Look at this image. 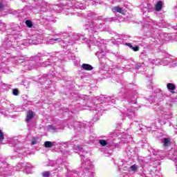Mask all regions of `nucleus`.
Returning a JSON list of instances; mask_svg holds the SVG:
<instances>
[{"label":"nucleus","mask_w":177,"mask_h":177,"mask_svg":"<svg viewBox=\"0 0 177 177\" xmlns=\"http://www.w3.org/2000/svg\"><path fill=\"white\" fill-rule=\"evenodd\" d=\"M87 19L88 21L85 25V28L89 32L90 41L95 45H100V44H102L100 39L93 37V34L102 31L103 27H104V23L102 20V17H96V13L89 11L87 13Z\"/></svg>","instance_id":"nucleus-1"},{"label":"nucleus","mask_w":177,"mask_h":177,"mask_svg":"<svg viewBox=\"0 0 177 177\" xmlns=\"http://www.w3.org/2000/svg\"><path fill=\"white\" fill-rule=\"evenodd\" d=\"M59 8H62L64 10L65 14L68 16H80L79 12L77 11L78 9L84 10L86 6L77 0H62L57 5L51 6V9L55 12H59Z\"/></svg>","instance_id":"nucleus-2"},{"label":"nucleus","mask_w":177,"mask_h":177,"mask_svg":"<svg viewBox=\"0 0 177 177\" xmlns=\"http://www.w3.org/2000/svg\"><path fill=\"white\" fill-rule=\"evenodd\" d=\"M80 158L82 160L81 169L82 172L77 170L68 169L66 177H94L95 173L93 172V165L89 159L85 160V154L80 153Z\"/></svg>","instance_id":"nucleus-3"},{"label":"nucleus","mask_w":177,"mask_h":177,"mask_svg":"<svg viewBox=\"0 0 177 177\" xmlns=\"http://www.w3.org/2000/svg\"><path fill=\"white\" fill-rule=\"evenodd\" d=\"M8 32L10 34L7 35L3 41V45H5L7 49L15 48V43L16 39L21 38V32L20 31V26L17 24H12Z\"/></svg>","instance_id":"nucleus-4"},{"label":"nucleus","mask_w":177,"mask_h":177,"mask_svg":"<svg viewBox=\"0 0 177 177\" xmlns=\"http://www.w3.org/2000/svg\"><path fill=\"white\" fill-rule=\"evenodd\" d=\"M95 104L93 106V109L97 111V117H100L103 114L104 110H108L106 106L108 104H114L115 103V98L106 95H100L95 97Z\"/></svg>","instance_id":"nucleus-5"},{"label":"nucleus","mask_w":177,"mask_h":177,"mask_svg":"<svg viewBox=\"0 0 177 177\" xmlns=\"http://www.w3.org/2000/svg\"><path fill=\"white\" fill-rule=\"evenodd\" d=\"M39 55H36L35 57H30L31 62H26V64L28 65V70H32V68H37V67H39L40 66L41 67H46V66H50V62H52V59H48V62H43L42 64H35V62L34 60L39 61Z\"/></svg>","instance_id":"nucleus-6"},{"label":"nucleus","mask_w":177,"mask_h":177,"mask_svg":"<svg viewBox=\"0 0 177 177\" xmlns=\"http://www.w3.org/2000/svg\"><path fill=\"white\" fill-rule=\"evenodd\" d=\"M57 37H59V38L56 39H50L49 40V44H57V42H62V46H63L64 49H67V41H64L63 39H66L68 38V33L67 32H62L56 34Z\"/></svg>","instance_id":"nucleus-7"},{"label":"nucleus","mask_w":177,"mask_h":177,"mask_svg":"<svg viewBox=\"0 0 177 177\" xmlns=\"http://www.w3.org/2000/svg\"><path fill=\"white\" fill-rule=\"evenodd\" d=\"M13 172V169L6 162H2L0 159V174H4V175H11Z\"/></svg>","instance_id":"nucleus-8"},{"label":"nucleus","mask_w":177,"mask_h":177,"mask_svg":"<svg viewBox=\"0 0 177 177\" xmlns=\"http://www.w3.org/2000/svg\"><path fill=\"white\" fill-rule=\"evenodd\" d=\"M20 137H15L12 140L10 143V147H16L17 146V149H15L16 153H19V154H24L26 150H23V148L19 147L20 145Z\"/></svg>","instance_id":"nucleus-9"},{"label":"nucleus","mask_w":177,"mask_h":177,"mask_svg":"<svg viewBox=\"0 0 177 177\" xmlns=\"http://www.w3.org/2000/svg\"><path fill=\"white\" fill-rule=\"evenodd\" d=\"M43 39H44L43 35H35L31 38L28 39L27 41L29 45H38L39 44H42Z\"/></svg>","instance_id":"nucleus-10"},{"label":"nucleus","mask_w":177,"mask_h":177,"mask_svg":"<svg viewBox=\"0 0 177 177\" xmlns=\"http://www.w3.org/2000/svg\"><path fill=\"white\" fill-rule=\"evenodd\" d=\"M171 39L169 38V35L165 32H161L159 34L158 38L153 41L154 44H165V42H168Z\"/></svg>","instance_id":"nucleus-11"},{"label":"nucleus","mask_w":177,"mask_h":177,"mask_svg":"<svg viewBox=\"0 0 177 177\" xmlns=\"http://www.w3.org/2000/svg\"><path fill=\"white\" fill-rule=\"evenodd\" d=\"M75 41H84V36L73 33L71 37V41H67L66 44H68L67 46H71V45H74L75 44Z\"/></svg>","instance_id":"nucleus-12"},{"label":"nucleus","mask_w":177,"mask_h":177,"mask_svg":"<svg viewBox=\"0 0 177 177\" xmlns=\"http://www.w3.org/2000/svg\"><path fill=\"white\" fill-rule=\"evenodd\" d=\"M136 111H138L137 107L132 108V106L129 105L128 107L126 106L124 109V114L127 115V117H130V118H133L136 115Z\"/></svg>","instance_id":"nucleus-13"},{"label":"nucleus","mask_w":177,"mask_h":177,"mask_svg":"<svg viewBox=\"0 0 177 177\" xmlns=\"http://www.w3.org/2000/svg\"><path fill=\"white\" fill-rule=\"evenodd\" d=\"M100 42H102L100 44V45H97V46H101V49L98 52L95 53V55L99 59L100 62H102L101 59H103L104 57V55H106V50H104V44H103L102 40H100Z\"/></svg>","instance_id":"nucleus-14"},{"label":"nucleus","mask_w":177,"mask_h":177,"mask_svg":"<svg viewBox=\"0 0 177 177\" xmlns=\"http://www.w3.org/2000/svg\"><path fill=\"white\" fill-rule=\"evenodd\" d=\"M160 114H162V117H163L165 120H169L170 118H172V113L169 112V109L165 108H160Z\"/></svg>","instance_id":"nucleus-15"},{"label":"nucleus","mask_w":177,"mask_h":177,"mask_svg":"<svg viewBox=\"0 0 177 177\" xmlns=\"http://www.w3.org/2000/svg\"><path fill=\"white\" fill-rule=\"evenodd\" d=\"M64 162L63 161V159L60 158L56 160L55 162V168L57 171H62V169L63 167H64Z\"/></svg>","instance_id":"nucleus-16"},{"label":"nucleus","mask_w":177,"mask_h":177,"mask_svg":"<svg viewBox=\"0 0 177 177\" xmlns=\"http://www.w3.org/2000/svg\"><path fill=\"white\" fill-rule=\"evenodd\" d=\"M34 118V111H28L26 115V122H30L31 120Z\"/></svg>","instance_id":"nucleus-17"},{"label":"nucleus","mask_w":177,"mask_h":177,"mask_svg":"<svg viewBox=\"0 0 177 177\" xmlns=\"http://www.w3.org/2000/svg\"><path fill=\"white\" fill-rule=\"evenodd\" d=\"M112 12L113 13H121L122 15H124V10L120 6H115L112 8Z\"/></svg>","instance_id":"nucleus-18"},{"label":"nucleus","mask_w":177,"mask_h":177,"mask_svg":"<svg viewBox=\"0 0 177 177\" xmlns=\"http://www.w3.org/2000/svg\"><path fill=\"white\" fill-rule=\"evenodd\" d=\"M167 88L168 91L171 92V93H175V90L176 89V86H175V84L172 83H169L167 84Z\"/></svg>","instance_id":"nucleus-19"},{"label":"nucleus","mask_w":177,"mask_h":177,"mask_svg":"<svg viewBox=\"0 0 177 177\" xmlns=\"http://www.w3.org/2000/svg\"><path fill=\"white\" fill-rule=\"evenodd\" d=\"M50 77L48 75H44L41 77L39 78L40 84H45Z\"/></svg>","instance_id":"nucleus-20"},{"label":"nucleus","mask_w":177,"mask_h":177,"mask_svg":"<svg viewBox=\"0 0 177 177\" xmlns=\"http://www.w3.org/2000/svg\"><path fill=\"white\" fill-rule=\"evenodd\" d=\"M162 5H164V3H162V1H158L155 6L156 10L157 12H160L161 10V9H162Z\"/></svg>","instance_id":"nucleus-21"},{"label":"nucleus","mask_w":177,"mask_h":177,"mask_svg":"<svg viewBox=\"0 0 177 177\" xmlns=\"http://www.w3.org/2000/svg\"><path fill=\"white\" fill-rule=\"evenodd\" d=\"M52 21V17L50 16L48 17H44L41 19V22L44 23V24H49Z\"/></svg>","instance_id":"nucleus-22"},{"label":"nucleus","mask_w":177,"mask_h":177,"mask_svg":"<svg viewBox=\"0 0 177 177\" xmlns=\"http://www.w3.org/2000/svg\"><path fill=\"white\" fill-rule=\"evenodd\" d=\"M82 68H83V70H86L87 71H91V70H93V66L88 64H83Z\"/></svg>","instance_id":"nucleus-23"},{"label":"nucleus","mask_w":177,"mask_h":177,"mask_svg":"<svg viewBox=\"0 0 177 177\" xmlns=\"http://www.w3.org/2000/svg\"><path fill=\"white\" fill-rule=\"evenodd\" d=\"M138 169H139V167L136 165H133L130 167H129V172H137Z\"/></svg>","instance_id":"nucleus-24"},{"label":"nucleus","mask_w":177,"mask_h":177,"mask_svg":"<svg viewBox=\"0 0 177 177\" xmlns=\"http://www.w3.org/2000/svg\"><path fill=\"white\" fill-rule=\"evenodd\" d=\"M162 143H163L165 147H168V146L171 145V141H169V138H163L162 140Z\"/></svg>","instance_id":"nucleus-25"},{"label":"nucleus","mask_w":177,"mask_h":177,"mask_svg":"<svg viewBox=\"0 0 177 177\" xmlns=\"http://www.w3.org/2000/svg\"><path fill=\"white\" fill-rule=\"evenodd\" d=\"M7 111H8V113H12V111H15V104H9L7 106Z\"/></svg>","instance_id":"nucleus-26"},{"label":"nucleus","mask_w":177,"mask_h":177,"mask_svg":"<svg viewBox=\"0 0 177 177\" xmlns=\"http://www.w3.org/2000/svg\"><path fill=\"white\" fill-rule=\"evenodd\" d=\"M16 169L17 171H21V169H23V168L24 169H27V167H26V166H24V163H19L17 166H16Z\"/></svg>","instance_id":"nucleus-27"},{"label":"nucleus","mask_w":177,"mask_h":177,"mask_svg":"<svg viewBox=\"0 0 177 177\" xmlns=\"http://www.w3.org/2000/svg\"><path fill=\"white\" fill-rule=\"evenodd\" d=\"M15 64H19V63H24V58H21L20 57H15Z\"/></svg>","instance_id":"nucleus-28"},{"label":"nucleus","mask_w":177,"mask_h":177,"mask_svg":"<svg viewBox=\"0 0 177 177\" xmlns=\"http://www.w3.org/2000/svg\"><path fill=\"white\" fill-rule=\"evenodd\" d=\"M44 146L46 148L53 147V146H55V142H50V141H46L44 142Z\"/></svg>","instance_id":"nucleus-29"},{"label":"nucleus","mask_w":177,"mask_h":177,"mask_svg":"<svg viewBox=\"0 0 177 177\" xmlns=\"http://www.w3.org/2000/svg\"><path fill=\"white\" fill-rule=\"evenodd\" d=\"M133 151V149H132V147H128L126 149V153H127V156H132Z\"/></svg>","instance_id":"nucleus-30"},{"label":"nucleus","mask_w":177,"mask_h":177,"mask_svg":"<svg viewBox=\"0 0 177 177\" xmlns=\"http://www.w3.org/2000/svg\"><path fill=\"white\" fill-rule=\"evenodd\" d=\"M145 68V63H137L136 66V68L137 70H140V68Z\"/></svg>","instance_id":"nucleus-31"},{"label":"nucleus","mask_w":177,"mask_h":177,"mask_svg":"<svg viewBox=\"0 0 177 177\" xmlns=\"http://www.w3.org/2000/svg\"><path fill=\"white\" fill-rule=\"evenodd\" d=\"M99 143L103 147H104V146H107V145H109V142L104 140H99Z\"/></svg>","instance_id":"nucleus-32"},{"label":"nucleus","mask_w":177,"mask_h":177,"mask_svg":"<svg viewBox=\"0 0 177 177\" xmlns=\"http://www.w3.org/2000/svg\"><path fill=\"white\" fill-rule=\"evenodd\" d=\"M129 103H130L131 104H136L137 101H136V97H131L129 100Z\"/></svg>","instance_id":"nucleus-33"},{"label":"nucleus","mask_w":177,"mask_h":177,"mask_svg":"<svg viewBox=\"0 0 177 177\" xmlns=\"http://www.w3.org/2000/svg\"><path fill=\"white\" fill-rule=\"evenodd\" d=\"M43 177H51L52 174H50V171H44L41 174Z\"/></svg>","instance_id":"nucleus-34"},{"label":"nucleus","mask_w":177,"mask_h":177,"mask_svg":"<svg viewBox=\"0 0 177 177\" xmlns=\"http://www.w3.org/2000/svg\"><path fill=\"white\" fill-rule=\"evenodd\" d=\"M4 30H6V25L3 24V22L0 23V31H4Z\"/></svg>","instance_id":"nucleus-35"},{"label":"nucleus","mask_w":177,"mask_h":177,"mask_svg":"<svg viewBox=\"0 0 177 177\" xmlns=\"http://www.w3.org/2000/svg\"><path fill=\"white\" fill-rule=\"evenodd\" d=\"M5 139V136L3 135V131L0 129V142H3Z\"/></svg>","instance_id":"nucleus-36"},{"label":"nucleus","mask_w":177,"mask_h":177,"mask_svg":"<svg viewBox=\"0 0 177 177\" xmlns=\"http://www.w3.org/2000/svg\"><path fill=\"white\" fill-rule=\"evenodd\" d=\"M26 24L29 28H31V27H32V22L30 20L26 21Z\"/></svg>","instance_id":"nucleus-37"},{"label":"nucleus","mask_w":177,"mask_h":177,"mask_svg":"<svg viewBox=\"0 0 177 177\" xmlns=\"http://www.w3.org/2000/svg\"><path fill=\"white\" fill-rule=\"evenodd\" d=\"M48 129L49 131H53L54 132H56V127H55L54 126L48 125Z\"/></svg>","instance_id":"nucleus-38"},{"label":"nucleus","mask_w":177,"mask_h":177,"mask_svg":"<svg viewBox=\"0 0 177 177\" xmlns=\"http://www.w3.org/2000/svg\"><path fill=\"white\" fill-rule=\"evenodd\" d=\"M140 9L142 12H144L145 13H146L147 12H149V8L147 7L143 8L142 6H140Z\"/></svg>","instance_id":"nucleus-39"},{"label":"nucleus","mask_w":177,"mask_h":177,"mask_svg":"<svg viewBox=\"0 0 177 177\" xmlns=\"http://www.w3.org/2000/svg\"><path fill=\"white\" fill-rule=\"evenodd\" d=\"M151 153H152L153 156H160L158 151H156V149H151Z\"/></svg>","instance_id":"nucleus-40"},{"label":"nucleus","mask_w":177,"mask_h":177,"mask_svg":"<svg viewBox=\"0 0 177 177\" xmlns=\"http://www.w3.org/2000/svg\"><path fill=\"white\" fill-rule=\"evenodd\" d=\"M12 93L15 96H19V90L17 88L14 89Z\"/></svg>","instance_id":"nucleus-41"},{"label":"nucleus","mask_w":177,"mask_h":177,"mask_svg":"<svg viewBox=\"0 0 177 177\" xmlns=\"http://www.w3.org/2000/svg\"><path fill=\"white\" fill-rule=\"evenodd\" d=\"M0 114H2L4 115V117H6V111L5 109H0Z\"/></svg>","instance_id":"nucleus-42"},{"label":"nucleus","mask_w":177,"mask_h":177,"mask_svg":"<svg viewBox=\"0 0 177 177\" xmlns=\"http://www.w3.org/2000/svg\"><path fill=\"white\" fill-rule=\"evenodd\" d=\"M37 143H38V141L37 140V138H33L32 140V145L34 146V145H37Z\"/></svg>","instance_id":"nucleus-43"},{"label":"nucleus","mask_w":177,"mask_h":177,"mask_svg":"<svg viewBox=\"0 0 177 177\" xmlns=\"http://www.w3.org/2000/svg\"><path fill=\"white\" fill-rule=\"evenodd\" d=\"M132 50H133L134 52H138V50H139V46H136L135 47H132Z\"/></svg>","instance_id":"nucleus-44"},{"label":"nucleus","mask_w":177,"mask_h":177,"mask_svg":"<svg viewBox=\"0 0 177 177\" xmlns=\"http://www.w3.org/2000/svg\"><path fill=\"white\" fill-rule=\"evenodd\" d=\"M48 6H46V7H42L41 8V12H48Z\"/></svg>","instance_id":"nucleus-45"},{"label":"nucleus","mask_w":177,"mask_h":177,"mask_svg":"<svg viewBox=\"0 0 177 177\" xmlns=\"http://www.w3.org/2000/svg\"><path fill=\"white\" fill-rule=\"evenodd\" d=\"M126 46H129L130 49H132V48L133 47V46H132L131 43H126Z\"/></svg>","instance_id":"nucleus-46"},{"label":"nucleus","mask_w":177,"mask_h":177,"mask_svg":"<svg viewBox=\"0 0 177 177\" xmlns=\"http://www.w3.org/2000/svg\"><path fill=\"white\" fill-rule=\"evenodd\" d=\"M150 26H151V24H153V26H155L156 24V26H160V24H158L156 21H153V22H150Z\"/></svg>","instance_id":"nucleus-47"},{"label":"nucleus","mask_w":177,"mask_h":177,"mask_svg":"<svg viewBox=\"0 0 177 177\" xmlns=\"http://www.w3.org/2000/svg\"><path fill=\"white\" fill-rule=\"evenodd\" d=\"M141 56H147V53L146 51H143L141 53Z\"/></svg>","instance_id":"nucleus-48"},{"label":"nucleus","mask_w":177,"mask_h":177,"mask_svg":"<svg viewBox=\"0 0 177 177\" xmlns=\"http://www.w3.org/2000/svg\"><path fill=\"white\" fill-rule=\"evenodd\" d=\"M81 127H84V128L88 127V124L86 123H82Z\"/></svg>","instance_id":"nucleus-49"},{"label":"nucleus","mask_w":177,"mask_h":177,"mask_svg":"<svg viewBox=\"0 0 177 177\" xmlns=\"http://www.w3.org/2000/svg\"><path fill=\"white\" fill-rule=\"evenodd\" d=\"M80 123L78 122H76L74 124H73V128H76L77 125H79Z\"/></svg>","instance_id":"nucleus-50"},{"label":"nucleus","mask_w":177,"mask_h":177,"mask_svg":"<svg viewBox=\"0 0 177 177\" xmlns=\"http://www.w3.org/2000/svg\"><path fill=\"white\" fill-rule=\"evenodd\" d=\"M116 57H118V59H123V58H122V56H121V55H116Z\"/></svg>","instance_id":"nucleus-51"},{"label":"nucleus","mask_w":177,"mask_h":177,"mask_svg":"<svg viewBox=\"0 0 177 177\" xmlns=\"http://www.w3.org/2000/svg\"><path fill=\"white\" fill-rule=\"evenodd\" d=\"M139 177H147V176H146V174H142L140 175Z\"/></svg>","instance_id":"nucleus-52"},{"label":"nucleus","mask_w":177,"mask_h":177,"mask_svg":"<svg viewBox=\"0 0 177 177\" xmlns=\"http://www.w3.org/2000/svg\"><path fill=\"white\" fill-rule=\"evenodd\" d=\"M0 9H3V4L0 2Z\"/></svg>","instance_id":"nucleus-53"},{"label":"nucleus","mask_w":177,"mask_h":177,"mask_svg":"<svg viewBox=\"0 0 177 177\" xmlns=\"http://www.w3.org/2000/svg\"><path fill=\"white\" fill-rule=\"evenodd\" d=\"M124 171H129V168L127 166L124 167Z\"/></svg>","instance_id":"nucleus-54"},{"label":"nucleus","mask_w":177,"mask_h":177,"mask_svg":"<svg viewBox=\"0 0 177 177\" xmlns=\"http://www.w3.org/2000/svg\"><path fill=\"white\" fill-rule=\"evenodd\" d=\"M62 111H64V113H67V111H68V109H62Z\"/></svg>","instance_id":"nucleus-55"},{"label":"nucleus","mask_w":177,"mask_h":177,"mask_svg":"<svg viewBox=\"0 0 177 177\" xmlns=\"http://www.w3.org/2000/svg\"><path fill=\"white\" fill-rule=\"evenodd\" d=\"M77 149L79 150H82V147H81V146H80V145H77Z\"/></svg>","instance_id":"nucleus-56"},{"label":"nucleus","mask_w":177,"mask_h":177,"mask_svg":"<svg viewBox=\"0 0 177 177\" xmlns=\"http://www.w3.org/2000/svg\"><path fill=\"white\" fill-rule=\"evenodd\" d=\"M28 168H31V165H28Z\"/></svg>","instance_id":"nucleus-57"},{"label":"nucleus","mask_w":177,"mask_h":177,"mask_svg":"<svg viewBox=\"0 0 177 177\" xmlns=\"http://www.w3.org/2000/svg\"><path fill=\"white\" fill-rule=\"evenodd\" d=\"M120 162H122V165H124V162L120 161Z\"/></svg>","instance_id":"nucleus-58"},{"label":"nucleus","mask_w":177,"mask_h":177,"mask_svg":"<svg viewBox=\"0 0 177 177\" xmlns=\"http://www.w3.org/2000/svg\"><path fill=\"white\" fill-rule=\"evenodd\" d=\"M71 143H74V140H71Z\"/></svg>","instance_id":"nucleus-59"},{"label":"nucleus","mask_w":177,"mask_h":177,"mask_svg":"<svg viewBox=\"0 0 177 177\" xmlns=\"http://www.w3.org/2000/svg\"><path fill=\"white\" fill-rule=\"evenodd\" d=\"M69 113H71V114H73V111H69Z\"/></svg>","instance_id":"nucleus-60"}]
</instances>
